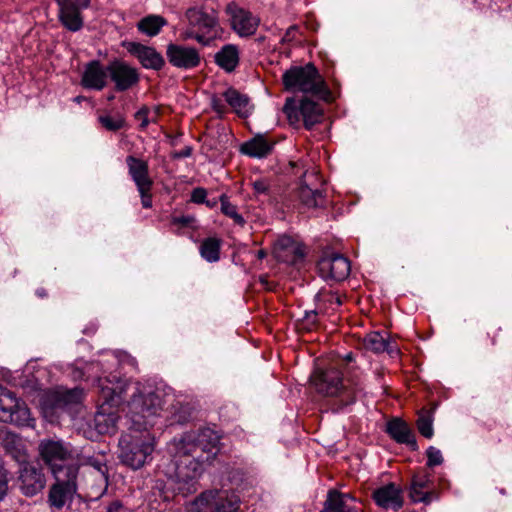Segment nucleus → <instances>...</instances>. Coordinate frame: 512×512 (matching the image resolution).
<instances>
[{"label":"nucleus","mask_w":512,"mask_h":512,"mask_svg":"<svg viewBox=\"0 0 512 512\" xmlns=\"http://www.w3.org/2000/svg\"><path fill=\"white\" fill-rule=\"evenodd\" d=\"M181 409L183 410V412L173 414L174 421L177 423H184L189 418L188 408L181 406Z\"/></svg>","instance_id":"48"},{"label":"nucleus","mask_w":512,"mask_h":512,"mask_svg":"<svg viewBox=\"0 0 512 512\" xmlns=\"http://www.w3.org/2000/svg\"><path fill=\"white\" fill-rule=\"evenodd\" d=\"M317 324V312L315 310L305 311L303 317V325L306 329L311 330Z\"/></svg>","instance_id":"44"},{"label":"nucleus","mask_w":512,"mask_h":512,"mask_svg":"<svg viewBox=\"0 0 512 512\" xmlns=\"http://www.w3.org/2000/svg\"><path fill=\"white\" fill-rule=\"evenodd\" d=\"M387 433L398 443L417 449L415 435L409 425L401 419H393L387 424Z\"/></svg>","instance_id":"25"},{"label":"nucleus","mask_w":512,"mask_h":512,"mask_svg":"<svg viewBox=\"0 0 512 512\" xmlns=\"http://www.w3.org/2000/svg\"><path fill=\"white\" fill-rule=\"evenodd\" d=\"M426 456L428 467H435L443 463V456L441 451L434 446L428 447L426 450Z\"/></svg>","instance_id":"39"},{"label":"nucleus","mask_w":512,"mask_h":512,"mask_svg":"<svg viewBox=\"0 0 512 512\" xmlns=\"http://www.w3.org/2000/svg\"><path fill=\"white\" fill-rule=\"evenodd\" d=\"M273 148V144L263 135H257L241 145L240 151L250 157L262 158L268 155Z\"/></svg>","instance_id":"30"},{"label":"nucleus","mask_w":512,"mask_h":512,"mask_svg":"<svg viewBox=\"0 0 512 512\" xmlns=\"http://www.w3.org/2000/svg\"><path fill=\"white\" fill-rule=\"evenodd\" d=\"M82 397L83 390L80 388L57 389L46 395L44 404L54 412L59 410H69L74 405L79 404Z\"/></svg>","instance_id":"17"},{"label":"nucleus","mask_w":512,"mask_h":512,"mask_svg":"<svg viewBox=\"0 0 512 512\" xmlns=\"http://www.w3.org/2000/svg\"><path fill=\"white\" fill-rule=\"evenodd\" d=\"M311 382L319 394L336 399L340 407L353 404L364 390L360 372H349L344 377L343 372L336 367L316 369L311 376Z\"/></svg>","instance_id":"3"},{"label":"nucleus","mask_w":512,"mask_h":512,"mask_svg":"<svg viewBox=\"0 0 512 512\" xmlns=\"http://www.w3.org/2000/svg\"><path fill=\"white\" fill-rule=\"evenodd\" d=\"M432 492H423L422 489H417L413 486L410 487L409 496L413 502H423L425 504H428L431 502L433 498Z\"/></svg>","instance_id":"40"},{"label":"nucleus","mask_w":512,"mask_h":512,"mask_svg":"<svg viewBox=\"0 0 512 512\" xmlns=\"http://www.w3.org/2000/svg\"><path fill=\"white\" fill-rule=\"evenodd\" d=\"M2 446L16 462L23 465L27 462V453L20 436L12 432H6L1 439Z\"/></svg>","instance_id":"28"},{"label":"nucleus","mask_w":512,"mask_h":512,"mask_svg":"<svg viewBox=\"0 0 512 512\" xmlns=\"http://www.w3.org/2000/svg\"><path fill=\"white\" fill-rule=\"evenodd\" d=\"M363 344L367 350L374 353L387 352L391 357L398 356L400 353L398 345L395 341L390 340L386 332L374 331L367 334Z\"/></svg>","instance_id":"24"},{"label":"nucleus","mask_w":512,"mask_h":512,"mask_svg":"<svg viewBox=\"0 0 512 512\" xmlns=\"http://www.w3.org/2000/svg\"><path fill=\"white\" fill-rule=\"evenodd\" d=\"M160 113L159 107H155L150 114V123H156Z\"/></svg>","instance_id":"54"},{"label":"nucleus","mask_w":512,"mask_h":512,"mask_svg":"<svg viewBox=\"0 0 512 512\" xmlns=\"http://www.w3.org/2000/svg\"><path fill=\"white\" fill-rule=\"evenodd\" d=\"M192 153L191 147H185L184 149L180 150L175 154L176 158H186L189 157Z\"/></svg>","instance_id":"52"},{"label":"nucleus","mask_w":512,"mask_h":512,"mask_svg":"<svg viewBox=\"0 0 512 512\" xmlns=\"http://www.w3.org/2000/svg\"><path fill=\"white\" fill-rule=\"evenodd\" d=\"M266 255H267V253H266V251H265V250H263V249L258 250V251H257V254H256V256H257V258H258L259 260L264 259V258L266 257Z\"/></svg>","instance_id":"58"},{"label":"nucleus","mask_w":512,"mask_h":512,"mask_svg":"<svg viewBox=\"0 0 512 512\" xmlns=\"http://www.w3.org/2000/svg\"><path fill=\"white\" fill-rule=\"evenodd\" d=\"M253 190L256 195H268L270 191V182L265 179H257L252 182Z\"/></svg>","instance_id":"42"},{"label":"nucleus","mask_w":512,"mask_h":512,"mask_svg":"<svg viewBox=\"0 0 512 512\" xmlns=\"http://www.w3.org/2000/svg\"><path fill=\"white\" fill-rule=\"evenodd\" d=\"M218 201L216 199H207L205 204L210 207V208H214L216 205H217Z\"/></svg>","instance_id":"57"},{"label":"nucleus","mask_w":512,"mask_h":512,"mask_svg":"<svg viewBox=\"0 0 512 512\" xmlns=\"http://www.w3.org/2000/svg\"><path fill=\"white\" fill-rule=\"evenodd\" d=\"M375 503L384 508L397 511L403 506L402 489L394 483L381 486L373 491Z\"/></svg>","instance_id":"22"},{"label":"nucleus","mask_w":512,"mask_h":512,"mask_svg":"<svg viewBox=\"0 0 512 512\" xmlns=\"http://www.w3.org/2000/svg\"><path fill=\"white\" fill-rule=\"evenodd\" d=\"M220 437L214 430L204 428L184 433L168 445L173 473V489L183 496L195 493L198 479L205 465L210 464L219 452Z\"/></svg>","instance_id":"1"},{"label":"nucleus","mask_w":512,"mask_h":512,"mask_svg":"<svg viewBox=\"0 0 512 512\" xmlns=\"http://www.w3.org/2000/svg\"><path fill=\"white\" fill-rule=\"evenodd\" d=\"M141 196L142 206L144 208H150L152 206L150 190H145L143 193H139Z\"/></svg>","instance_id":"50"},{"label":"nucleus","mask_w":512,"mask_h":512,"mask_svg":"<svg viewBox=\"0 0 512 512\" xmlns=\"http://www.w3.org/2000/svg\"><path fill=\"white\" fill-rule=\"evenodd\" d=\"M500 493L505 494V490H504V489H501V490H500Z\"/></svg>","instance_id":"64"},{"label":"nucleus","mask_w":512,"mask_h":512,"mask_svg":"<svg viewBox=\"0 0 512 512\" xmlns=\"http://www.w3.org/2000/svg\"><path fill=\"white\" fill-rule=\"evenodd\" d=\"M317 268L321 278L333 282L345 280L351 271L350 261L338 253L323 255L317 263Z\"/></svg>","instance_id":"11"},{"label":"nucleus","mask_w":512,"mask_h":512,"mask_svg":"<svg viewBox=\"0 0 512 512\" xmlns=\"http://www.w3.org/2000/svg\"><path fill=\"white\" fill-rule=\"evenodd\" d=\"M38 451L55 479H64L63 474H78L79 466L74 460L71 445L61 439L45 438L39 442Z\"/></svg>","instance_id":"5"},{"label":"nucleus","mask_w":512,"mask_h":512,"mask_svg":"<svg viewBox=\"0 0 512 512\" xmlns=\"http://www.w3.org/2000/svg\"><path fill=\"white\" fill-rule=\"evenodd\" d=\"M96 385L100 399L101 408L104 406L120 407L124 404L127 396V417L132 427L147 429L152 425L150 418L157 415L163 407V398L160 391L154 390L151 386L139 382H131L120 378L117 375L97 376Z\"/></svg>","instance_id":"2"},{"label":"nucleus","mask_w":512,"mask_h":512,"mask_svg":"<svg viewBox=\"0 0 512 512\" xmlns=\"http://www.w3.org/2000/svg\"><path fill=\"white\" fill-rule=\"evenodd\" d=\"M430 478L429 476L424 477H414L411 483V486L417 488V489H424L429 486Z\"/></svg>","instance_id":"47"},{"label":"nucleus","mask_w":512,"mask_h":512,"mask_svg":"<svg viewBox=\"0 0 512 512\" xmlns=\"http://www.w3.org/2000/svg\"><path fill=\"white\" fill-rule=\"evenodd\" d=\"M273 253L278 261L291 265L301 262L305 255L303 246L285 235L276 240Z\"/></svg>","instance_id":"18"},{"label":"nucleus","mask_w":512,"mask_h":512,"mask_svg":"<svg viewBox=\"0 0 512 512\" xmlns=\"http://www.w3.org/2000/svg\"><path fill=\"white\" fill-rule=\"evenodd\" d=\"M240 503L234 492L206 490L190 504L188 512H238Z\"/></svg>","instance_id":"8"},{"label":"nucleus","mask_w":512,"mask_h":512,"mask_svg":"<svg viewBox=\"0 0 512 512\" xmlns=\"http://www.w3.org/2000/svg\"><path fill=\"white\" fill-rule=\"evenodd\" d=\"M109 100H113L114 99V95H111L108 97Z\"/></svg>","instance_id":"63"},{"label":"nucleus","mask_w":512,"mask_h":512,"mask_svg":"<svg viewBox=\"0 0 512 512\" xmlns=\"http://www.w3.org/2000/svg\"><path fill=\"white\" fill-rule=\"evenodd\" d=\"M77 475L71 476L66 473L63 474L64 479H56V483L51 486L48 494V502L52 507L60 510L68 500L73 498L77 490Z\"/></svg>","instance_id":"16"},{"label":"nucleus","mask_w":512,"mask_h":512,"mask_svg":"<svg viewBox=\"0 0 512 512\" xmlns=\"http://www.w3.org/2000/svg\"><path fill=\"white\" fill-rule=\"evenodd\" d=\"M59 6V19L69 31L76 32L82 29L84 21L80 5L74 0H56Z\"/></svg>","instance_id":"21"},{"label":"nucleus","mask_w":512,"mask_h":512,"mask_svg":"<svg viewBox=\"0 0 512 512\" xmlns=\"http://www.w3.org/2000/svg\"><path fill=\"white\" fill-rule=\"evenodd\" d=\"M75 101L80 102L81 101V97H76Z\"/></svg>","instance_id":"62"},{"label":"nucleus","mask_w":512,"mask_h":512,"mask_svg":"<svg viewBox=\"0 0 512 512\" xmlns=\"http://www.w3.org/2000/svg\"><path fill=\"white\" fill-rule=\"evenodd\" d=\"M290 124H298L303 120L306 129H312L316 124L320 123L323 118V109L320 104L308 98L300 101L299 106L293 98H288L283 107Z\"/></svg>","instance_id":"10"},{"label":"nucleus","mask_w":512,"mask_h":512,"mask_svg":"<svg viewBox=\"0 0 512 512\" xmlns=\"http://www.w3.org/2000/svg\"><path fill=\"white\" fill-rule=\"evenodd\" d=\"M8 471L4 467L3 463L0 462V502L5 499L8 494Z\"/></svg>","instance_id":"41"},{"label":"nucleus","mask_w":512,"mask_h":512,"mask_svg":"<svg viewBox=\"0 0 512 512\" xmlns=\"http://www.w3.org/2000/svg\"><path fill=\"white\" fill-rule=\"evenodd\" d=\"M195 222V218L190 215L173 217L172 224L179 227H189Z\"/></svg>","instance_id":"46"},{"label":"nucleus","mask_w":512,"mask_h":512,"mask_svg":"<svg viewBox=\"0 0 512 512\" xmlns=\"http://www.w3.org/2000/svg\"><path fill=\"white\" fill-rule=\"evenodd\" d=\"M212 108L219 115H223L226 112V106L218 98L212 99Z\"/></svg>","instance_id":"49"},{"label":"nucleus","mask_w":512,"mask_h":512,"mask_svg":"<svg viewBox=\"0 0 512 512\" xmlns=\"http://www.w3.org/2000/svg\"><path fill=\"white\" fill-rule=\"evenodd\" d=\"M297 198L301 205L307 209L322 207L325 196L319 189H312L307 185H301L297 190Z\"/></svg>","instance_id":"31"},{"label":"nucleus","mask_w":512,"mask_h":512,"mask_svg":"<svg viewBox=\"0 0 512 512\" xmlns=\"http://www.w3.org/2000/svg\"><path fill=\"white\" fill-rule=\"evenodd\" d=\"M90 465H92L95 469H97L98 472L101 473V476L107 480V477L105 476V465L101 464L100 462L94 460L90 461Z\"/></svg>","instance_id":"51"},{"label":"nucleus","mask_w":512,"mask_h":512,"mask_svg":"<svg viewBox=\"0 0 512 512\" xmlns=\"http://www.w3.org/2000/svg\"><path fill=\"white\" fill-rule=\"evenodd\" d=\"M282 81L287 90L320 96L327 92L325 82L312 63L294 66L284 72Z\"/></svg>","instance_id":"6"},{"label":"nucleus","mask_w":512,"mask_h":512,"mask_svg":"<svg viewBox=\"0 0 512 512\" xmlns=\"http://www.w3.org/2000/svg\"><path fill=\"white\" fill-rule=\"evenodd\" d=\"M317 302L328 304L329 306H340L342 304L341 296L333 291L327 289H321L315 296Z\"/></svg>","instance_id":"37"},{"label":"nucleus","mask_w":512,"mask_h":512,"mask_svg":"<svg viewBox=\"0 0 512 512\" xmlns=\"http://www.w3.org/2000/svg\"><path fill=\"white\" fill-rule=\"evenodd\" d=\"M219 202L221 204V212L225 216L233 219V221L240 226L245 224L244 218L238 213L237 207L229 201V198L226 194H222L219 197Z\"/></svg>","instance_id":"36"},{"label":"nucleus","mask_w":512,"mask_h":512,"mask_svg":"<svg viewBox=\"0 0 512 512\" xmlns=\"http://www.w3.org/2000/svg\"><path fill=\"white\" fill-rule=\"evenodd\" d=\"M207 200V191L204 188L198 187L193 189L191 193V201L196 204H204Z\"/></svg>","instance_id":"45"},{"label":"nucleus","mask_w":512,"mask_h":512,"mask_svg":"<svg viewBox=\"0 0 512 512\" xmlns=\"http://www.w3.org/2000/svg\"><path fill=\"white\" fill-rule=\"evenodd\" d=\"M75 3L80 5L82 8H88L90 6L91 0H74Z\"/></svg>","instance_id":"55"},{"label":"nucleus","mask_w":512,"mask_h":512,"mask_svg":"<svg viewBox=\"0 0 512 512\" xmlns=\"http://www.w3.org/2000/svg\"><path fill=\"white\" fill-rule=\"evenodd\" d=\"M37 294H38L40 297H44V296H45V292H44V290H38V291H37Z\"/></svg>","instance_id":"61"},{"label":"nucleus","mask_w":512,"mask_h":512,"mask_svg":"<svg viewBox=\"0 0 512 512\" xmlns=\"http://www.w3.org/2000/svg\"><path fill=\"white\" fill-rule=\"evenodd\" d=\"M185 17L188 28L183 33L184 39H194L203 46H210L217 38L218 20L216 15L206 12L202 7L187 9Z\"/></svg>","instance_id":"7"},{"label":"nucleus","mask_w":512,"mask_h":512,"mask_svg":"<svg viewBox=\"0 0 512 512\" xmlns=\"http://www.w3.org/2000/svg\"><path fill=\"white\" fill-rule=\"evenodd\" d=\"M108 77L117 92L132 89L140 81L138 70L124 60H113L108 64Z\"/></svg>","instance_id":"12"},{"label":"nucleus","mask_w":512,"mask_h":512,"mask_svg":"<svg viewBox=\"0 0 512 512\" xmlns=\"http://www.w3.org/2000/svg\"><path fill=\"white\" fill-rule=\"evenodd\" d=\"M108 74V65H103L99 60H92L84 67L81 85L85 89L101 91L107 85Z\"/></svg>","instance_id":"19"},{"label":"nucleus","mask_w":512,"mask_h":512,"mask_svg":"<svg viewBox=\"0 0 512 512\" xmlns=\"http://www.w3.org/2000/svg\"><path fill=\"white\" fill-rule=\"evenodd\" d=\"M122 508V504L118 501L112 502L107 509V512H118Z\"/></svg>","instance_id":"53"},{"label":"nucleus","mask_w":512,"mask_h":512,"mask_svg":"<svg viewBox=\"0 0 512 512\" xmlns=\"http://www.w3.org/2000/svg\"><path fill=\"white\" fill-rule=\"evenodd\" d=\"M128 174L134 181L139 193H143L145 190H151L153 181L149 176V165L148 162L129 155L125 159Z\"/></svg>","instance_id":"20"},{"label":"nucleus","mask_w":512,"mask_h":512,"mask_svg":"<svg viewBox=\"0 0 512 512\" xmlns=\"http://www.w3.org/2000/svg\"><path fill=\"white\" fill-rule=\"evenodd\" d=\"M166 24L167 21L162 16L148 15L137 23V28L141 33L149 37H154L159 34L162 27Z\"/></svg>","instance_id":"32"},{"label":"nucleus","mask_w":512,"mask_h":512,"mask_svg":"<svg viewBox=\"0 0 512 512\" xmlns=\"http://www.w3.org/2000/svg\"><path fill=\"white\" fill-rule=\"evenodd\" d=\"M100 366V362H92L88 365V370H97Z\"/></svg>","instance_id":"59"},{"label":"nucleus","mask_w":512,"mask_h":512,"mask_svg":"<svg viewBox=\"0 0 512 512\" xmlns=\"http://www.w3.org/2000/svg\"><path fill=\"white\" fill-rule=\"evenodd\" d=\"M232 30L239 37H250L255 34L260 24V19L252 12L230 3L226 7Z\"/></svg>","instance_id":"13"},{"label":"nucleus","mask_w":512,"mask_h":512,"mask_svg":"<svg viewBox=\"0 0 512 512\" xmlns=\"http://www.w3.org/2000/svg\"><path fill=\"white\" fill-rule=\"evenodd\" d=\"M417 428L422 436L425 438H432L434 435L433 430V418L432 414L428 410H421L419 412L418 420H417Z\"/></svg>","instance_id":"35"},{"label":"nucleus","mask_w":512,"mask_h":512,"mask_svg":"<svg viewBox=\"0 0 512 512\" xmlns=\"http://www.w3.org/2000/svg\"><path fill=\"white\" fill-rule=\"evenodd\" d=\"M151 110L147 106L141 107L136 113L135 118L140 121V128L146 129L150 124Z\"/></svg>","instance_id":"43"},{"label":"nucleus","mask_w":512,"mask_h":512,"mask_svg":"<svg viewBox=\"0 0 512 512\" xmlns=\"http://www.w3.org/2000/svg\"><path fill=\"white\" fill-rule=\"evenodd\" d=\"M223 97L233 111L240 117H248L251 113L250 99L234 88H228Z\"/></svg>","instance_id":"29"},{"label":"nucleus","mask_w":512,"mask_h":512,"mask_svg":"<svg viewBox=\"0 0 512 512\" xmlns=\"http://www.w3.org/2000/svg\"><path fill=\"white\" fill-rule=\"evenodd\" d=\"M345 360H346L347 362H351V361L353 360V355H352V353H348V354L346 355V357H345Z\"/></svg>","instance_id":"60"},{"label":"nucleus","mask_w":512,"mask_h":512,"mask_svg":"<svg viewBox=\"0 0 512 512\" xmlns=\"http://www.w3.org/2000/svg\"><path fill=\"white\" fill-rule=\"evenodd\" d=\"M221 240L216 237L204 239L200 245V255L207 262L214 263L220 259Z\"/></svg>","instance_id":"33"},{"label":"nucleus","mask_w":512,"mask_h":512,"mask_svg":"<svg viewBox=\"0 0 512 512\" xmlns=\"http://www.w3.org/2000/svg\"><path fill=\"white\" fill-rule=\"evenodd\" d=\"M154 451V439L143 428L130 427L119 439V459L133 470L143 467Z\"/></svg>","instance_id":"4"},{"label":"nucleus","mask_w":512,"mask_h":512,"mask_svg":"<svg viewBox=\"0 0 512 512\" xmlns=\"http://www.w3.org/2000/svg\"><path fill=\"white\" fill-rule=\"evenodd\" d=\"M125 360L124 361H127V363L133 367H136L137 365V361L135 358L131 357L130 355H125Z\"/></svg>","instance_id":"56"},{"label":"nucleus","mask_w":512,"mask_h":512,"mask_svg":"<svg viewBox=\"0 0 512 512\" xmlns=\"http://www.w3.org/2000/svg\"><path fill=\"white\" fill-rule=\"evenodd\" d=\"M322 512H357L355 500L349 494L338 491H329L328 498Z\"/></svg>","instance_id":"27"},{"label":"nucleus","mask_w":512,"mask_h":512,"mask_svg":"<svg viewBox=\"0 0 512 512\" xmlns=\"http://www.w3.org/2000/svg\"><path fill=\"white\" fill-rule=\"evenodd\" d=\"M127 49L132 55L137 57L139 62L146 69L160 70L165 65L163 56L153 47L131 42L128 44Z\"/></svg>","instance_id":"23"},{"label":"nucleus","mask_w":512,"mask_h":512,"mask_svg":"<svg viewBox=\"0 0 512 512\" xmlns=\"http://www.w3.org/2000/svg\"><path fill=\"white\" fill-rule=\"evenodd\" d=\"M117 420L113 413L100 412L95 417L96 429L101 434H112L117 429Z\"/></svg>","instance_id":"34"},{"label":"nucleus","mask_w":512,"mask_h":512,"mask_svg":"<svg viewBox=\"0 0 512 512\" xmlns=\"http://www.w3.org/2000/svg\"><path fill=\"white\" fill-rule=\"evenodd\" d=\"M215 63L225 72L232 73L240 63V50L235 44L224 45L214 56Z\"/></svg>","instance_id":"26"},{"label":"nucleus","mask_w":512,"mask_h":512,"mask_svg":"<svg viewBox=\"0 0 512 512\" xmlns=\"http://www.w3.org/2000/svg\"><path fill=\"white\" fill-rule=\"evenodd\" d=\"M33 421L26 403L16 394L0 385V422L30 426Z\"/></svg>","instance_id":"9"},{"label":"nucleus","mask_w":512,"mask_h":512,"mask_svg":"<svg viewBox=\"0 0 512 512\" xmlns=\"http://www.w3.org/2000/svg\"><path fill=\"white\" fill-rule=\"evenodd\" d=\"M101 125L108 131H118L125 125V121L121 117H111L109 115H101L98 118Z\"/></svg>","instance_id":"38"},{"label":"nucleus","mask_w":512,"mask_h":512,"mask_svg":"<svg viewBox=\"0 0 512 512\" xmlns=\"http://www.w3.org/2000/svg\"><path fill=\"white\" fill-rule=\"evenodd\" d=\"M19 489L26 497H33L40 493L46 484L45 475L40 468L24 464L19 470Z\"/></svg>","instance_id":"15"},{"label":"nucleus","mask_w":512,"mask_h":512,"mask_svg":"<svg viewBox=\"0 0 512 512\" xmlns=\"http://www.w3.org/2000/svg\"><path fill=\"white\" fill-rule=\"evenodd\" d=\"M166 56L169 63L182 70H190L198 67L201 56L195 47L170 43L167 45Z\"/></svg>","instance_id":"14"}]
</instances>
